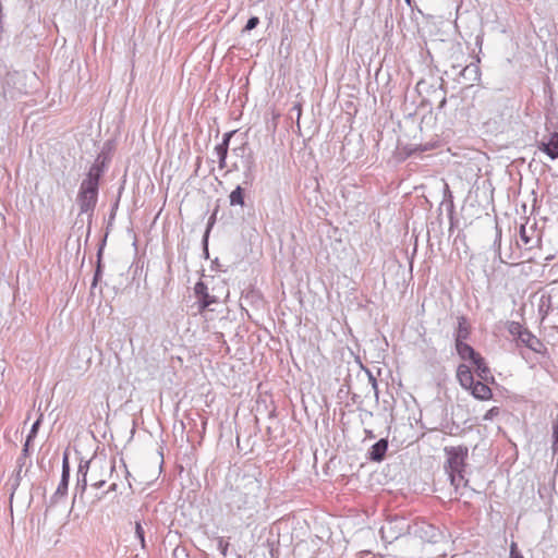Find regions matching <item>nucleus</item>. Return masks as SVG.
I'll list each match as a JSON object with an SVG mask.
<instances>
[{
    "instance_id": "1",
    "label": "nucleus",
    "mask_w": 558,
    "mask_h": 558,
    "mask_svg": "<svg viewBox=\"0 0 558 558\" xmlns=\"http://www.w3.org/2000/svg\"><path fill=\"white\" fill-rule=\"evenodd\" d=\"M262 482L253 474H244L235 486L223 492L226 507L231 513L254 510L263 497Z\"/></svg>"
},
{
    "instance_id": "7",
    "label": "nucleus",
    "mask_w": 558,
    "mask_h": 558,
    "mask_svg": "<svg viewBox=\"0 0 558 558\" xmlns=\"http://www.w3.org/2000/svg\"><path fill=\"white\" fill-rule=\"evenodd\" d=\"M92 460H81L77 469V478L76 485L74 488V499L80 495L81 497L86 490L87 487V473L89 470V464Z\"/></svg>"
},
{
    "instance_id": "27",
    "label": "nucleus",
    "mask_w": 558,
    "mask_h": 558,
    "mask_svg": "<svg viewBox=\"0 0 558 558\" xmlns=\"http://www.w3.org/2000/svg\"><path fill=\"white\" fill-rule=\"evenodd\" d=\"M495 230H496V236H495L493 246H494L495 255L500 258V256H501V252H500V250H501V229L497 222L495 223Z\"/></svg>"
},
{
    "instance_id": "41",
    "label": "nucleus",
    "mask_w": 558,
    "mask_h": 558,
    "mask_svg": "<svg viewBox=\"0 0 558 558\" xmlns=\"http://www.w3.org/2000/svg\"><path fill=\"white\" fill-rule=\"evenodd\" d=\"M29 444H31V441H28V438L26 437V441H25V444L23 446V450H22L23 451V456H27L28 454Z\"/></svg>"
},
{
    "instance_id": "38",
    "label": "nucleus",
    "mask_w": 558,
    "mask_h": 558,
    "mask_svg": "<svg viewBox=\"0 0 558 558\" xmlns=\"http://www.w3.org/2000/svg\"><path fill=\"white\" fill-rule=\"evenodd\" d=\"M218 547L219 549L221 550V554L223 556L227 555V550H228V547H229V543L228 542H225L222 537L219 538L218 541Z\"/></svg>"
},
{
    "instance_id": "29",
    "label": "nucleus",
    "mask_w": 558,
    "mask_h": 558,
    "mask_svg": "<svg viewBox=\"0 0 558 558\" xmlns=\"http://www.w3.org/2000/svg\"><path fill=\"white\" fill-rule=\"evenodd\" d=\"M21 474H22V464L20 463L19 469L15 472L14 477L12 480V484H11V489H12L11 499L13 498V495H14L15 490L20 486V482H21V478H22Z\"/></svg>"
},
{
    "instance_id": "16",
    "label": "nucleus",
    "mask_w": 558,
    "mask_h": 558,
    "mask_svg": "<svg viewBox=\"0 0 558 558\" xmlns=\"http://www.w3.org/2000/svg\"><path fill=\"white\" fill-rule=\"evenodd\" d=\"M457 378L460 385L465 389H469L475 381L470 367L465 364H460L458 366Z\"/></svg>"
},
{
    "instance_id": "33",
    "label": "nucleus",
    "mask_w": 558,
    "mask_h": 558,
    "mask_svg": "<svg viewBox=\"0 0 558 558\" xmlns=\"http://www.w3.org/2000/svg\"><path fill=\"white\" fill-rule=\"evenodd\" d=\"M40 423H41L40 418L36 420L33 423V425L31 427V430H29V433L27 435L28 441H32L36 437L37 432H38L39 426H40Z\"/></svg>"
},
{
    "instance_id": "40",
    "label": "nucleus",
    "mask_w": 558,
    "mask_h": 558,
    "mask_svg": "<svg viewBox=\"0 0 558 558\" xmlns=\"http://www.w3.org/2000/svg\"><path fill=\"white\" fill-rule=\"evenodd\" d=\"M106 484V480H98V481H95L92 486L94 488H101L104 485Z\"/></svg>"
},
{
    "instance_id": "23",
    "label": "nucleus",
    "mask_w": 558,
    "mask_h": 558,
    "mask_svg": "<svg viewBox=\"0 0 558 558\" xmlns=\"http://www.w3.org/2000/svg\"><path fill=\"white\" fill-rule=\"evenodd\" d=\"M508 331L509 333L515 338L517 341L521 339L523 336V332H525L527 329L524 328L520 323L518 322H510L508 324Z\"/></svg>"
},
{
    "instance_id": "50",
    "label": "nucleus",
    "mask_w": 558,
    "mask_h": 558,
    "mask_svg": "<svg viewBox=\"0 0 558 558\" xmlns=\"http://www.w3.org/2000/svg\"><path fill=\"white\" fill-rule=\"evenodd\" d=\"M405 2H407L409 5H411V0H405Z\"/></svg>"
},
{
    "instance_id": "42",
    "label": "nucleus",
    "mask_w": 558,
    "mask_h": 558,
    "mask_svg": "<svg viewBox=\"0 0 558 558\" xmlns=\"http://www.w3.org/2000/svg\"><path fill=\"white\" fill-rule=\"evenodd\" d=\"M292 110H295V111L298 112V119H300V117H301V112H302L301 105H300V104H295V105L292 107Z\"/></svg>"
},
{
    "instance_id": "24",
    "label": "nucleus",
    "mask_w": 558,
    "mask_h": 558,
    "mask_svg": "<svg viewBox=\"0 0 558 558\" xmlns=\"http://www.w3.org/2000/svg\"><path fill=\"white\" fill-rule=\"evenodd\" d=\"M551 451L554 458L557 456L558 466V417L553 422Z\"/></svg>"
},
{
    "instance_id": "15",
    "label": "nucleus",
    "mask_w": 558,
    "mask_h": 558,
    "mask_svg": "<svg viewBox=\"0 0 558 558\" xmlns=\"http://www.w3.org/2000/svg\"><path fill=\"white\" fill-rule=\"evenodd\" d=\"M468 390H470L472 396L478 400H489L493 397L489 386L480 380L474 381Z\"/></svg>"
},
{
    "instance_id": "36",
    "label": "nucleus",
    "mask_w": 558,
    "mask_h": 558,
    "mask_svg": "<svg viewBox=\"0 0 558 558\" xmlns=\"http://www.w3.org/2000/svg\"><path fill=\"white\" fill-rule=\"evenodd\" d=\"M445 202H448L450 209H453L452 194L448 184H445Z\"/></svg>"
},
{
    "instance_id": "31",
    "label": "nucleus",
    "mask_w": 558,
    "mask_h": 558,
    "mask_svg": "<svg viewBox=\"0 0 558 558\" xmlns=\"http://www.w3.org/2000/svg\"><path fill=\"white\" fill-rule=\"evenodd\" d=\"M500 414V409L498 407H493L489 409L483 416L484 421H493L496 416Z\"/></svg>"
},
{
    "instance_id": "49",
    "label": "nucleus",
    "mask_w": 558,
    "mask_h": 558,
    "mask_svg": "<svg viewBox=\"0 0 558 558\" xmlns=\"http://www.w3.org/2000/svg\"><path fill=\"white\" fill-rule=\"evenodd\" d=\"M159 456L161 458V463H163V452H162V450L159 451Z\"/></svg>"
},
{
    "instance_id": "8",
    "label": "nucleus",
    "mask_w": 558,
    "mask_h": 558,
    "mask_svg": "<svg viewBox=\"0 0 558 558\" xmlns=\"http://www.w3.org/2000/svg\"><path fill=\"white\" fill-rule=\"evenodd\" d=\"M97 201V196L77 193L76 202L80 207L78 217L86 214L88 216V223H90Z\"/></svg>"
},
{
    "instance_id": "44",
    "label": "nucleus",
    "mask_w": 558,
    "mask_h": 558,
    "mask_svg": "<svg viewBox=\"0 0 558 558\" xmlns=\"http://www.w3.org/2000/svg\"><path fill=\"white\" fill-rule=\"evenodd\" d=\"M365 435H366V438H368V439H374L376 437L371 429H365Z\"/></svg>"
},
{
    "instance_id": "18",
    "label": "nucleus",
    "mask_w": 558,
    "mask_h": 558,
    "mask_svg": "<svg viewBox=\"0 0 558 558\" xmlns=\"http://www.w3.org/2000/svg\"><path fill=\"white\" fill-rule=\"evenodd\" d=\"M471 363L475 366L476 374L482 380L487 381L489 378L492 379V381L495 380L494 377L490 375L489 367L487 366L484 357L481 354H478Z\"/></svg>"
},
{
    "instance_id": "32",
    "label": "nucleus",
    "mask_w": 558,
    "mask_h": 558,
    "mask_svg": "<svg viewBox=\"0 0 558 558\" xmlns=\"http://www.w3.org/2000/svg\"><path fill=\"white\" fill-rule=\"evenodd\" d=\"M258 24H259V19L257 16H251L247 20L246 25L243 28V32H250V31L256 28Z\"/></svg>"
},
{
    "instance_id": "28",
    "label": "nucleus",
    "mask_w": 558,
    "mask_h": 558,
    "mask_svg": "<svg viewBox=\"0 0 558 558\" xmlns=\"http://www.w3.org/2000/svg\"><path fill=\"white\" fill-rule=\"evenodd\" d=\"M135 538L140 542L141 547L143 549L146 548V542H145V531L144 527L140 522H135V532H134Z\"/></svg>"
},
{
    "instance_id": "46",
    "label": "nucleus",
    "mask_w": 558,
    "mask_h": 558,
    "mask_svg": "<svg viewBox=\"0 0 558 558\" xmlns=\"http://www.w3.org/2000/svg\"><path fill=\"white\" fill-rule=\"evenodd\" d=\"M117 490H118V485H117V483H112V484L109 486V488H108L107 493H110V492H117Z\"/></svg>"
},
{
    "instance_id": "47",
    "label": "nucleus",
    "mask_w": 558,
    "mask_h": 558,
    "mask_svg": "<svg viewBox=\"0 0 558 558\" xmlns=\"http://www.w3.org/2000/svg\"><path fill=\"white\" fill-rule=\"evenodd\" d=\"M446 105V98H442V100L439 104V108H442Z\"/></svg>"
},
{
    "instance_id": "30",
    "label": "nucleus",
    "mask_w": 558,
    "mask_h": 558,
    "mask_svg": "<svg viewBox=\"0 0 558 558\" xmlns=\"http://www.w3.org/2000/svg\"><path fill=\"white\" fill-rule=\"evenodd\" d=\"M61 478L70 480V463H69V456L68 452L63 453L62 458V474Z\"/></svg>"
},
{
    "instance_id": "19",
    "label": "nucleus",
    "mask_w": 558,
    "mask_h": 558,
    "mask_svg": "<svg viewBox=\"0 0 558 558\" xmlns=\"http://www.w3.org/2000/svg\"><path fill=\"white\" fill-rule=\"evenodd\" d=\"M105 243H106V238L104 239L102 244L99 246L98 252H97L96 269L94 272V278H93V282H92V287H90L92 291L97 287L98 282L100 281L101 277H102V268H104L102 251H104Z\"/></svg>"
},
{
    "instance_id": "4",
    "label": "nucleus",
    "mask_w": 558,
    "mask_h": 558,
    "mask_svg": "<svg viewBox=\"0 0 558 558\" xmlns=\"http://www.w3.org/2000/svg\"><path fill=\"white\" fill-rule=\"evenodd\" d=\"M411 525L404 518H393L388 520L381 527V538L388 543L398 539L405 533H411Z\"/></svg>"
},
{
    "instance_id": "48",
    "label": "nucleus",
    "mask_w": 558,
    "mask_h": 558,
    "mask_svg": "<svg viewBox=\"0 0 558 558\" xmlns=\"http://www.w3.org/2000/svg\"><path fill=\"white\" fill-rule=\"evenodd\" d=\"M510 558H524L522 554L511 556Z\"/></svg>"
},
{
    "instance_id": "10",
    "label": "nucleus",
    "mask_w": 558,
    "mask_h": 558,
    "mask_svg": "<svg viewBox=\"0 0 558 558\" xmlns=\"http://www.w3.org/2000/svg\"><path fill=\"white\" fill-rule=\"evenodd\" d=\"M412 533L428 542H436L439 534L437 527L426 522L415 523Z\"/></svg>"
},
{
    "instance_id": "9",
    "label": "nucleus",
    "mask_w": 558,
    "mask_h": 558,
    "mask_svg": "<svg viewBox=\"0 0 558 558\" xmlns=\"http://www.w3.org/2000/svg\"><path fill=\"white\" fill-rule=\"evenodd\" d=\"M538 148L550 159H558V132L550 133L547 140H542Z\"/></svg>"
},
{
    "instance_id": "34",
    "label": "nucleus",
    "mask_w": 558,
    "mask_h": 558,
    "mask_svg": "<svg viewBox=\"0 0 558 558\" xmlns=\"http://www.w3.org/2000/svg\"><path fill=\"white\" fill-rule=\"evenodd\" d=\"M210 222H209V226L204 234V238H203V245H204V253L206 255V257H208V235H209V231H210V227L214 222V217L210 218Z\"/></svg>"
},
{
    "instance_id": "22",
    "label": "nucleus",
    "mask_w": 558,
    "mask_h": 558,
    "mask_svg": "<svg viewBox=\"0 0 558 558\" xmlns=\"http://www.w3.org/2000/svg\"><path fill=\"white\" fill-rule=\"evenodd\" d=\"M68 486H69V481L65 478L64 480L61 478L54 494L50 498V504H49L50 507L57 505L59 499L63 498L66 495Z\"/></svg>"
},
{
    "instance_id": "11",
    "label": "nucleus",
    "mask_w": 558,
    "mask_h": 558,
    "mask_svg": "<svg viewBox=\"0 0 558 558\" xmlns=\"http://www.w3.org/2000/svg\"><path fill=\"white\" fill-rule=\"evenodd\" d=\"M388 439L387 438H380L378 441H376L368 450L367 458L368 460L373 462H381L387 453L388 450Z\"/></svg>"
},
{
    "instance_id": "3",
    "label": "nucleus",
    "mask_w": 558,
    "mask_h": 558,
    "mask_svg": "<svg viewBox=\"0 0 558 558\" xmlns=\"http://www.w3.org/2000/svg\"><path fill=\"white\" fill-rule=\"evenodd\" d=\"M232 151L236 157L241 158L242 166L244 168V183L251 184L255 179L256 169L255 157L252 148L250 147L248 143L245 142L242 145L233 148Z\"/></svg>"
},
{
    "instance_id": "37",
    "label": "nucleus",
    "mask_w": 558,
    "mask_h": 558,
    "mask_svg": "<svg viewBox=\"0 0 558 558\" xmlns=\"http://www.w3.org/2000/svg\"><path fill=\"white\" fill-rule=\"evenodd\" d=\"M520 238H521V240L523 241L524 244H526V245L530 244L531 239L526 234L525 226H521V228H520Z\"/></svg>"
},
{
    "instance_id": "21",
    "label": "nucleus",
    "mask_w": 558,
    "mask_h": 558,
    "mask_svg": "<svg viewBox=\"0 0 558 558\" xmlns=\"http://www.w3.org/2000/svg\"><path fill=\"white\" fill-rule=\"evenodd\" d=\"M230 206H241L245 205V192L241 185H238L229 195Z\"/></svg>"
},
{
    "instance_id": "6",
    "label": "nucleus",
    "mask_w": 558,
    "mask_h": 558,
    "mask_svg": "<svg viewBox=\"0 0 558 558\" xmlns=\"http://www.w3.org/2000/svg\"><path fill=\"white\" fill-rule=\"evenodd\" d=\"M194 293L197 299L199 312L209 308L211 304L218 303V298L210 295L207 286L201 280L195 283Z\"/></svg>"
},
{
    "instance_id": "43",
    "label": "nucleus",
    "mask_w": 558,
    "mask_h": 558,
    "mask_svg": "<svg viewBox=\"0 0 558 558\" xmlns=\"http://www.w3.org/2000/svg\"><path fill=\"white\" fill-rule=\"evenodd\" d=\"M118 205H119V199H117V202L114 203L113 205V208H112V211L110 214V218L113 219L114 218V215H116V209L118 208Z\"/></svg>"
},
{
    "instance_id": "17",
    "label": "nucleus",
    "mask_w": 558,
    "mask_h": 558,
    "mask_svg": "<svg viewBox=\"0 0 558 558\" xmlns=\"http://www.w3.org/2000/svg\"><path fill=\"white\" fill-rule=\"evenodd\" d=\"M457 354L461 360L472 362L480 353L465 341L454 342Z\"/></svg>"
},
{
    "instance_id": "2",
    "label": "nucleus",
    "mask_w": 558,
    "mask_h": 558,
    "mask_svg": "<svg viewBox=\"0 0 558 558\" xmlns=\"http://www.w3.org/2000/svg\"><path fill=\"white\" fill-rule=\"evenodd\" d=\"M445 453L447 457L446 470L449 474L451 484L458 489L461 486L468 485L465 480V466L469 456V449L464 446L446 447Z\"/></svg>"
},
{
    "instance_id": "39",
    "label": "nucleus",
    "mask_w": 558,
    "mask_h": 558,
    "mask_svg": "<svg viewBox=\"0 0 558 558\" xmlns=\"http://www.w3.org/2000/svg\"><path fill=\"white\" fill-rule=\"evenodd\" d=\"M519 554H521V553L518 550L517 543L512 542L510 545V557L514 556V555H519Z\"/></svg>"
},
{
    "instance_id": "5",
    "label": "nucleus",
    "mask_w": 558,
    "mask_h": 558,
    "mask_svg": "<svg viewBox=\"0 0 558 558\" xmlns=\"http://www.w3.org/2000/svg\"><path fill=\"white\" fill-rule=\"evenodd\" d=\"M110 162V156L105 150H101L94 163L90 166L88 172L86 173V179L95 181L97 183L100 182L101 177L104 175L108 165Z\"/></svg>"
},
{
    "instance_id": "51",
    "label": "nucleus",
    "mask_w": 558,
    "mask_h": 558,
    "mask_svg": "<svg viewBox=\"0 0 558 558\" xmlns=\"http://www.w3.org/2000/svg\"><path fill=\"white\" fill-rule=\"evenodd\" d=\"M383 558H396V557H393V556H386V557H383Z\"/></svg>"
},
{
    "instance_id": "12",
    "label": "nucleus",
    "mask_w": 558,
    "mask_h": 558,
    "mask_svg": "<svg viewBox=\"0 0 558 558\" xmlns=\"http://www.w3.org/2000/svg\"><path fill=\"white\" fill-rule=\"evenodd\" d=\"M518 343L523 344L535 353H543L546 350L545 344L529 329L523 332V336L518 341Z\"/></svg>"
},
{
    "instance_id": "14",
    "label": "nucleus",
    "mask_w": 558,
    "mask_h": 558,
    "mask_svg": "<svg viewBox=\"0 0 558 558\" xmlns=\"http://www.w3.org/2000/svg\"><path fill=\"white\" fill-rule=\"evenodd\" d=\"M480 68L475 63H470L459 71V76L463 80L464 85H472L480 80Z\"/></svg>"
},
{
    "instance_id": "20",
    "label": "nucleus",
    "mask_w": 558,
    "mask_h": 558,
    "mask_svg": "<svg viewBox=\"0 0 558 558\" xmlns=\"http://www.w3.org/2000/svg\"><path fill=\"white\" fill-rule=\"evenodd\" d=\"M78 193H83V194L93 195V196H97L98 197L99 183H97L95 181H92V180H88V179L85 178L81 182V185H80V189H78Z\"/></svg>"
},
{
    "instance_id": "25",
    "label": "nucleus",
    "mask_w": 558,
    "mask_h": 558,
    "mask_svg": "<svg viewBox=\"0 0 558 558\" xmlns=\"http://www.w3.org/2000/svg\"><path fill=\"white\" fill-rule=\"evenodd\" d=\"M361 368L365 372V374L367 376V379H368V383L372 385V388L374 390L375 400L378 402L379 390H378V383H377L375 376L373 375V373L368 368H365L363 365H361Z\"/></svg>"
},
{
    "instance_id": "45",
    "label": "nucleus",
    "mask_w": 558,
    "mask_h": 558,
    "mask_svg": "<svg viewBox=\"0 0 558 558\" xmlns=\"http://www.w3.org/2000/svg\"><path fill=\"white\" fill-rule=\"evenodd\" d=\"M108 469H109L110 474H112V472H113V471H114V469H116V461H114V460H112V461L109 463Z\"/></svg>"
},
{
    "instance_id": "13",
    "label": "nucleus",
    "mask_w": 558,
    "mask_h": 558,
    "mask_svg": "<svg viewBox=\"0 0 558 558\" xmlns=\"http://www.w3.org/2000/svg\"><path fill=\"white\" fill-rule=\"evenodd\" d=\"M458 326L454 330V342L465 341L470 338L471 335V325L469 319L464 315H460L457 318Z\"/></svg>"
},
{
    "instance_id": "35",
    "label": "nucleus",
    "mask_w": 558,
    "mask_h": 558,
    "mask_svg": "<svg viewBox=\"0 0 558 558\" xmlns=\"http://www.w3.org/2000/svg\"><path fill=\"white\" fill-rule=\"evenodd\" d=\"M233 134H234V131L225 133L223 137H222V142L220 144H218L217 146L225 147V149L229 150V143H230V140L233 136Z\"/></svg>"
},
{
    "instance_id": "26",
    "label": "nucleus",
    "mask_w": 558,
    "mask_h": 558,
    "mask_svg": "<svg viewBox=\"0 0 558 558\" xmlns=\"http://www.w3.org/2000/svg\"><path fill=\"white\" fill-rule=\"evenodd\" d=\"M215 154L218 157V165L220 169H225L227 167V156H228V149H225V147H215Z\"/></svg>"
}]
</instances>
